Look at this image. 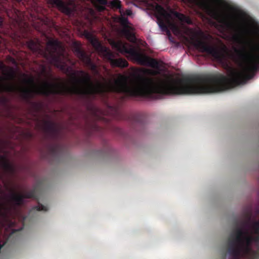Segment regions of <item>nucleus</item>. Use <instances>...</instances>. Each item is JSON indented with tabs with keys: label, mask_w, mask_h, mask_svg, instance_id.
Masks as SVG:
<instances>
[{
	"label": "nucleus",
	"mask_w": 259,
	"mask_h": 259,
	"mask_svg": "<svg viewBox=\"0 0 259 259\" xmlns=\"http://www.w3.org/2000/svg\"><path fill=\"white\" fill-rule=\"evenodd\" d=\"M32 210L36 211H47L48 208L39 203L37 205L32 208Z\"/></svg>",
	"instance_id": "nucleus-21"
},
{
	"label": "nucleus",
	"mask_w": 259,
	"mask_h": 259,
	"mask_svg": "<svg viewBox=\"0 0 259 259\" xmlns=\"http://www.w3.org/2000/svg\"><path fill=\"white\" fill-rule=\"evenodd\" d=\"M1 81L2 79L0 78V93L18 92L21 98L36 110L38 109L39 105L37 103L32 101V99L35 95H41L46 97H49L51 95L54 96V83H50L46 81H44L41 85L34 89H31L18 88L13 84L3 83Z\"/></svg>",
	"instance_id": "nucleus-3"
},
{
	"label": "nucleus",
	"mask_w": 259,
	"mask_h": 259,
	"mask_svg": "<svg viewBox=\"0 0 259 259\" xmlns=\"http://www.w3.org/2000/svg\"><path fill=\"white\" fill-rule=\"evenodd\" d=\"M6 69V66L4 64V63L0 61V70H5Z\"/></svg>",
	"instance_id": "nucleus-26"
},
{
	"label": "nucleus",
	"mask_w": 259,
	"mask_h": 259,
	"mask_svg": "<svg viewBox=\"0 0 259 259\" xmlns=\"http://www.w3.org/2000/svg\"><path fill=\"white\" fill-rule=\"evenodd\" d=\"M119 13L120 14V16L119 17V21L120 23L124 27V28H129L128 26V19L125 16L124 11L123 10H120Z\"/></svg>",
	"instance_id": "nucleus-20"
},
{
	"label": "nucleus",
	"mask_w": 259,
	"mask_h": 259,
	"mask_svg": "<svg viewBox=\"0 0 259 259\" xmlns=\"http://www.w3.org/2000/svg\"><path fill=\"white\" fill-rule=\"evenodd\" d=\"M226 25L229 29L234 31V37L236 40L241 39L242 37L248 33L249 29L242 25V24H236V23H232V22H226Z\"/></svg>",
	"instance_id": "nucleus-13"
},
{
	"label": "nucleus",
	"mask_w": 259,
	"mask_h": 259,
	"mask_svg": "<svg viewBox=\"0 0 259 259\" xmlns=\"http://www.w3.org/2000/svg\"><path fill=\"white\" fill-rule=\"evenodd\" d=\"M175 16L182 23L180 25L171 24L170 28L172 31L177 35H187V37H186V39L191 46H194V29L188 27L184 24H190L192 22L191 19L189 17L179 12H176Z\"/></svg>",
	"instance_id": "nucleus-7"
},
{
	"label": "nucleus",
	"mask_w": 259,
	"mask_h": 259,
	"mask_svg": "<svg viewBox=\"0 0 259 259\" xmlns=\"http://www.w3.org/2000/svg\"><path fill=\"white\" fill-rule=\"evenodd\" d=\"M219 0H199L200 7L210 17L217 18L219 17L218 10L215 6V3H218ZM198 0H195V8L198 5ZM198 10L195 8V14H197Z\"/></svg>",
	"instance_id": "nucleus-10"
},
{
	"label": "nucleus",
	"mask_w": 259,
	"mask_h": 259,
	"mask_svg": "<svg viewBox=\"0 0 259 259\" xmlns=\"http://www.w3.org/2000/svg\"><path fill=\"white\" fill-rule=\"evenodd\" d=\"M111 5L114 8L119 9V11L122 10L121 8V3L119 0H113L111 2Z\"/></svg>",
	"instance_id": "nucleus-22"
},
{
	"label": "nucleus",
	"mask_w": 259,
	"mask_h": 259,
	"mask_svg": "<svg viewBox=\"0 0 259 259\" xmlns=\"http://www.w3.org/2000/svg\"><path fill=\"white\" fill-rule=\"evenodd\" d=\"M7 60H8L9 61H10V62H12L13 64H15L16 63V60H15V59H14V58H13V57H12L8 56V57H7Z\"/></svg>",
	"instance_id": "nucleus-28"
},
{
	"label": "nucleus",
	"mask_w": 259,
	"mask_h": 259,
	"mask_svg": "<svg viewBox=\"0 0 259 259\" xmlns=\"http://www.w3.org/2000/svg\"><path fill=\"white\" fill-rule=\"evenodd\" d=\"M117 133L119 134H122V130L120 128H117L116 129Z\"/></svg>",
	"instance_id": "nucleus-31"
},
{
	"label": "nucleus",
	"mask_w": 259,
	"mask_h": 259,
	"mask_svg": "<svg viewBox=\"0 0 259 259\" xmlns=\"http://www.w3.org/2000/svg\"><path fill=\"white\" fill-rule=\"evenodd\" d=\"M123 32L126 38L131 42H135L136 40V37L135 34L131 31L129 28H124Z\"/></svg>",
	"instance_id": "nucleus-19"
},
{
	"label": "nucleus",
	"mask_w": 259,
	"mask_h": 259,
	"mask_svg": "<svg viewBox=\"0 0 259 259\" xmlns=\"http://www.w3.org/2000/svg\"><path fill=\"white\" fill-rule=\"evenodd\" d=\"M61 145L59 144L55 143L53 145H51L49 147V154L53 157H56L58 155V153L61 151Z\"/></svg>",
	"instance_id": "nucleus-18"
},
{
	"label": "nucleus",
	"mask_w": 259,
	"mask_h": 259,
	"mask_svg": "<svg viewBox=\"0 0 259 259\" xmlns=\"http://www.w3.org/2000/svg\"><path fill=\"white\" fill-rule=\"evenodd\" d=\"M28 47L33 52H41L44 57L57 68L63 71H68L69 67L64 61V55L58 51L60 44L57 40H50L47 43L44 50L40 48V45L33 40L27 42Z\"/></svg>",
	"instance_id": "nucleus-4"
},
{
	"label": "nucleus",
	"mask_w": 259,
	"mask_h": 259,
	"mask_svg": "<svg viewBox=\"0 0 259 259\" xmlns=\"http://www.w3.org/2000/svg\"><path fill=\"white\" fill-rule=\"evenodd\" d=\"M250 49L251 51L248 52L245 47L241 50L235 48L237 56L235 60L240 69L236 70L230 67L228 77L219 73V92L245 83L255 75L259 69V47L251 46Z\"/></svg>",
	"instance_id": "nucleus-1"
},
{
	"label": "nucleus",
	"mask_w": 259,
	"mask_h": 259,
	"mask_svg": "<svg viewBox=\"0 0 259 259\" xmlns=\"http://www.w3.org/2000/svg\"><path fill=\"white\" fill-rule=\"evenodd\" d=\"M198 49L205 52L219 62H223L226 58L228 49L222 41H216L211 35H204L202 39H198L197 25L195 24V50Z\"/></svg>",
	"instance_id": "nucleus-5"
},
{
	"label": "nucleus",
	"mask_w": 259,
	"mask_h": 259,
	"mask_svg": "<svg viewBox=\"0 0 259 259\" xmlns=\"http://www.w3.org/2000/svg\"><path fill=\"white\" fill-rule=\"evenodd\" d=\"M185 2H187L193 5L194 4V0H182Z\"/></svg>",
	"instance_id": "nucleus-30"
},
{
	"label": "nucleus",
	"mask_w": 259,
	"mask_h": 259,
	"mask_svg": "<svg viewBox=\"0 0 259 259\" xmlns=\"http://www.w3.org/2000/svg\"><path fill=\"white\" fill-rule=\"evenodd\" d=\"M124 13L125 14V16H131L132 14V11L131 10L127 9L125 11H124Z\"/></svg>",
	"instance_id": "nucleus-29"
},
{
	"label": "nucleus",
	"mask_w": 259,
	"mask_h": 259,
	"mask_svg": "<svg viewBox=\"0 0 259 259\" xmlns=\"http://www.w3.org/2000/svg\"><path fill=\"white\" fill-rule=\"evenodd\" d=\"M112 46L113 48L120 53L128 54L132 59L136 61L140 65L150 66L157 69L159 68V64L156 59L143 54L136 48L127 43H124L119 40L113 41Z\"/></svg>",
	"instance_id": "nucleus-6"
},
{
	"label": "nucleus",
	"mask_w": 259,
	"mask_h": 259,
	"mask_svg": "<svg viewBox=\"0 0 259 259\" xmlns=\"http://www.w3.org/2000/svg\"><path fill=\"white\" fill-rule=\"evenodd\" d=\"M251 212L247 214V220L241 222V227L238 225L228 238V252L232 256V259H259V251L253 250L252 247L253 242H255L257 247V235L254 237L249 235L248 229H244L250 225Z\"/></svg>",
	"instance_id": "nucleus-2"
},
{
	"label": "nucleus",
	"mask_w": 259,
	"mask_h": 259,
	"mask_svg": "<svg viewBox=\"0 0 259 259\" xmlns=\"http://www.w3.org/2000/svg\"><path fill=\"white\" fill-rule=\"evenodd\" d=\"M7 60H8L9 61H10V62H12L13 64H15L16 63V60H15V59H14V58H13V57H12L8 56V57H7Z\"/></svg>",
	"instance_id": "nucleus-27"
},
{
	"label": "nucleus",
	"mask_w": 259,
	"mask_h": 259,
	"mask_svg": "<svg viewBox=\"0 0 259 259\" xmlns=\"http://www.w3.org/2000/svg\"><path fill=\"white\" fill-rule=\"evenodd\" d=\"M49 1L51 4L55 6L62 13L67 15H70L72 13V9L62 0H49Z\"/></svg>",
	"instance_id": "nucleus-15"
},
{
	"label": "nucleus",
	"mask_w": 259,
	"mask_h": 259,
	"mask_svg": "<svg viewBox=\"0 0 259 259\" xmlns=\"http://www.w3.org/2000/svg\"><path fill=\"white\" fill-rule=\"evenodd\" d=\"M24 82L25 83L34 85V81L32 78H27L24 79Z\"/></svg>",
	"instance_id": "nucleus-24"
},
{
	"label": "nucleus",
	"mask_w": 259,
	"mask_h": 259,
	"mask_svg": "<svg viewBox=\"0 0 259 259\" xmlns=\"http://www.w3.org/2000/svg\"><path fill=\"white\" fill-rule=\"evenodd\" d=\"M73 51L77 58H78L86 67H88L92 71L94 75H100L97 66L93 62L90 56L82 50L80 47V45L76 42L74 44Z\"/></svg>",
	"instance_id": "nucleus-9"
},
{
	"label": "nucleus",
	"mask_w": 259,
	"mask_h": 259,
	"mask_svg": "<svg viewBox=\"0 0 259 259\" xmlns=\"http://www.w3.org/2000/svg\"><path fill=\"white\" fill-rule=\"evenodd\" d=\"M42 126L45 131L55 137L57 135L58 130L55 124L50 120H45L43 121Z\"/></svg>",
	"instance_id": "nucleus-16"
},
{
	"label": "nucleus",
	"mask_w": 259,
	"mask_h": 259,
	"mask_svg": "<svg viewBox=\"0 0 259 259\" xmlns=\"http://www.w3.org/2000/svg\"><path fill=\"white\" fill-rule=\"evenodd\" d=\"M94 2H96L102 5H106L107 3V0H93Z\"/></svg>",
	"instance_id": "nucleus-25"
},
{
	"label": "nucleus",
	"mask_w": 259,
	"mask_h": 259,
	"mask_svg": "<svg viewBox=\"0 0 259 259\" xmlns=\"http://www.w3.org/2000/svg\"><path fill=\"white\" fill-rule=\"evenodd\" d=\"M9 76L11 77V78H13L14 77V72L13 71H12L11 72H10L9 73Z\"/></svg>",
	"instance_id": "nucleus-33"
},
{
	"label": "nucleus",
	"mask_w": 259,
	"mask_h": 259,
	"mask_svg": "<svg viewBox=\"0 0 259 259\" xmlns=\"http://www.w3.org/2000/svg\"><path fill=\"white\" fill-rule=\"evenodd\" d=\"M116 114V118L119 120H125L129 119L133 122L140 123L142 121V116L139 114H133L130 115H126L123 112L119 110L118 109H116L115 110Z\"/></svg>",
	"instance_id": "nucleus-14"
},
{
	"label": "nucleus",
	"mask_w": 259,
	"mask_h": 259,
	"mask_svg": "<svg viewBox=\"0 0 259 259\" xmlns=\"http://www.w3.org/2000/svg\"><path fill=\"white\" fill-rule=\"evenodd\" d=\"M155 17L159 27L164 31H168L166 23L170 18V15L161 5L156 4L154 7Z\"/></svg>",
	"instance_id": "nucleus-11"
},
{
	"label": "nucleus",
	"mask_w": 259,
	"mask_h": 259,
	"mask_svg": "<svg viewBox=\"0 0 259 259\" xmlns=\"http://www.w3.org/2000/svg\"><path fill=\"white\" fill-rule=\"evenodd\" d=\"M0 166L8 173L13 174L15 171L14 166L9 162L4 155H0Z\"/></svg>",
	"instance_id": "nucleus-17"
},
{
	"label": "nucleus",
	"mask_w": 259,
	"mask_h": 259,
	"mask_svg": "<svg viewBox=\"0 0 259 259\" xmlns=\"http://www.w3.org/2000/svg\"><path fill=\"white\" fill-rule=\"evenodd\" d=\"M91 44L97 51L103 52L105 57L110 62L113 67L125 68L128 66L127 61L123 58L115 59L114 54L106 48H103L100 41L96 38L91 36Z\"/></svg>",
	"instance_id": "nucleus-8"
},
{
	"label": "nucleus",
	"mask_w": 259,
	"mask_h": 259,
	"mask_svg": "<svg viewBox=\"0 0 259 259\" xmlns=\"http://www.w3.org/2000/svg\"><path fill=\"white\" fill-rule=\"evenodd\" d=\"M36 192V187H34L30 191L26 192L23 194H17L13 192L11 195L10 199L15 205L20 206L24 204V199L34 198L37 199Z\"/></svg>",
	"instance_id": "nucleus-12"
},
{
	"label": "nucleus",
	"mask_w": 259,
	"mask_h": 259,
	"mask_svg": "<svg viewBox=\"0 0 259 259\" xmlns=\"http://www.w3.org/2000/svg\"><path fill=\"white\" fill-rule=\"evenodd\" d=\"M8 102L9 99L7 97L5 96H0V104L4 106H7Z\"/></svg>",
	"instance_id": "nucleus-23"
},
{
	"label": "nucleus",
	"mask_w": 259,
	"mask_h": 259,
	"mask_svg": "<svg viewBox=\"0 0 259 259\" xmlns=\"http://www.w3.org/2000/svg\"><path fill=\"white\" fill-rule=\"evenodd\" d=\"M257 213H259V209H257Z\"/></svg>",
	"instance_id": "nucleus-34"
},
{
	"label": "nucleus",
	"mask_w": 259,
	"mask_h": 259,
	"mask_svg": "<svg viewBox=\"0 0 259 259\" xmlns=\"http://www.w3.org/2000/svg\"><path fill=\"white\" fill-rule=\"evenodd\" d=\"M3 18L1 17H0V26L3 25Z\"/></svg>",
	"instance_id": "nucleus-32"
}]
</instances>
